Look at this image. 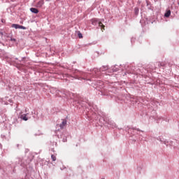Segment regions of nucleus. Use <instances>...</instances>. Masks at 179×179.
<instances>
[{
    "label": "nucleus",
    "mask_w": 179,
    "mask_h": 179,
    "mask_svg": "<svg viewBox=\"0 0 179 179\" xmlns=\"http://www.w3.org/2000/svg\"><path fill=\"white\" fill-rule=\"evenodd\" d=\"M170 15H171V11L169 10L165 14L164 16L165 17H170Z\"/></svg>",
    "instance_id": "nucleus-6"
},
{
    "label": "nucleus",
    "mask_w": 179,
    "mask_h": 179,
    "mask_svg": "<svg viewBox=\"0 0 179 179\" xmlns=\"http://www.w3.org/2000/svg\"><path fill=\"white\" fill-rule=\"evenodd\" d=\"M134 12H135V13H136V15H138V13H139V8H134Z\"/></svg>",
    "instance_id": "nucleus-10"
},
{
    "label": "nucleus",
    "mask_w": 179,
    "mask_h": 179,
    "mask_svg": "<svg viewBox=\"0 0 179 179\" xmlns=\"http://www.w3.org/2000/svg\"><path fill=\"white\" fill-rule=\"evenodd\" d=\"M45 1H50V0H45Z\"/></svg>",
    "instance_id": "nucleus-13"
},
{
    "label": "nucleus",
    "mask_w": 179,
    "mask_h": 179,
    "mask_svg": "<svg viewBox=\"0 0 179 179\" xmlns=\"http://www.w3.org/2000/svg\"><path fill=\"white\" fill-rule=\"evenodd\" d=\"M99 21L97 19H93L92 20V24H96Z\"/></svg>",
    "instance_id": "nucleus-9"
},
{
    "label": "nucleus",
    "mask_w": 179,
    "mask_h": 179,
    "mask_svg": "<svg viewBox=\"0 0 179 179\" xmlns=\"http://www.w3.org/2000/svg\"><path fill=\"white\" fill-rule=\"evenodd\" d=\"M43 5H44V0H40L36 4V8H42Z\"/></svg>",
    "instance_id": "nucleus-2"
},
{
    "label": "nucleus",
    "mask_w": 179,
    "mask_h": 179,
    "mask_svg": "<svg viewBox=\"0 0 179 179\" xmlns=\"http://www.w3.org/2000/svg\"><path fill=\"white\" fill-rule=\"evenodd\" d=\"M10 41H16V39L11 38H10Z\"/></svg>",
    "instance_id": "nucleus-12"
},
{
    "label": "nucleus",
    "mask_w": 179,
    "mask_h": 179,
    "mask_svg": "<svg viewBox=\"0 0 179 179\" xmlns=\"http://www.w3.org/2000/svg\"><path fill=\"white\" fill-rule=\"evenodd\" d=\"M11 27L14 28V29H22V30H26V27H23L22 25H19L17 24H13L11 25Z\"/></svg>",
    "instance_id": "nucleus-1"
},
{
    "label": "nucleus",
    "mask_w": 179,
    "mask_h": 179,
    "mask_svg": "<svg viewBox=\"0 0 179 179\" xmlns=\"http://www.w3.org/2000/svg\"><path fill=\"white\" fill-rule=\"evenodd\" d=\"M21 119L23 120L24 121H27V120H29L24 114L21 115Z\"/></svg>",
    "instance_id": "nucleus-7"
},
{
    "label": "nucleus",
    "mask_w": 179,
    "mask_h": 179,
    "mask_svg": "<svg viewBox=\"0 0 179 179\" xmlns=\"http://www.w3.org/2000/svg\"><path fill=\"white\" fill-rule=\"evenodd\" d=\"M30 10L32 12V13H38V9L36 8H31Z\"/></svg>",
    "instance_id": "nucleus-5"
},
{
    "label": "nucleus",
    "mask_w": 179,
    "mask_h": 179,
    "mask_svg": "<svg viewBox=\"0 0 179 179\" xmlns=\"http://www.w3.org/2000/svg\"><path fill=\"white\" fill-rule=\"evenodd\" d=\"M51 158L53 162H55V160H57V157H55V155H51Z\"/></svg>",
    "instance_id": "nucleus-8"
},
{
    "label": "nucleus",
    "mask_w": 179,
    "mask_h": 179,
    "mask_svg": "<svg viewBox=\"0 0 179 179\" xmlns=\"http://www.w3.org/2000/svg\"><path fill=\"white\" fill-rule=\"evenodd\" d=\"M78 37H79V38H83V36L82 35V34L79 33L78 34Z\"/></svg>",
    "instance_id": "nucleus-11"
},
{
    "label": "nucleus",
    "mask_w": 179,
    "mask_h": 179,
    "mask_svg": "<svg viewBox=\"0 0 179 179\" xmlns=\"http://www.w3.org/2000/svg\"><path fill=\"white\" fill-rule=\"evenodd\" d=\"M98 24H99V27H101V30L102 31H104V30H105L104 27H106V26H104V24H103V23L101 22H99Z\"/></svg>",
    "instance_id": "nucleus-4"
},
{
    "label": "nucleus",
    "mask_w": 179,
    "mask_h": 179,
    "mask_svg": "<svg viewBox=\"0 0 179 179\" xmlns=\"http://www.w3.org/2000/svg\"><path fill=\"white\" fill-rule=\"evenodd\" d=\"M66 126V120H63L62 124H59L60 129H64L65 127Z\"/></svg>",
    "instance_id": "nucleus-3"
}]
</instances>
